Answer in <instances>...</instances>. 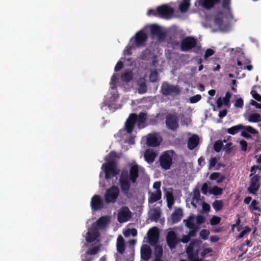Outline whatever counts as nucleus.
<instances>
[{"mask_svg":"<svg viewBox=\"0 0 261 261\" xmlns=\"http://www.w3.org/2000/svg\"><path fill=\"white\" fill-rule=\"evenodd\" d=\"M148 194L149 195L148 202L150 203H153L160 200L162 198V192L161 190L149 192Z\"/></svg>","mask_w":261,"mask_h":261,"instance_id":"nucleus-25","label":"nucleus"},{"mask_svg":"<svg viewBox=\"0 0 261 261\" xmlns=\"http://www.w3.org/2000/svg\"><path fill=\"white\" fill-rule=\"evenodd\" d=\"M199 246V243L197 241H194L191 242L186 249V252L188 255V257L190 256L198 258V254L199 252V250L198 249H195V247H198Z\"/></svg>","mask_w":261,"mask_h":261,"instance_id":"nucleus-17","label":"nucleus"},{"mask_svg":"<svg viewBox=\"0 0 261 261\" xmlns=\"http://www.w3.org/2000/svg\"><path fill=\"white\" fill-rule=\"evenodd\" d=\"M150 33L152 35L157 36L159 40H163L165 38V33L162 31L160 27L156 24H152L150 27Z\"/></svg>","mask_w":261,"mask_h":261,"instance_id":"nucleus-22","label":"nucleus"},{"mask_svg":"<svg viewBox=\"0 0 261 261\" xmlns=\"http://www.w3.org/2000/svg\"><path fill=\"white\" fill-rule=\"evenodd\" d=\"M199 138L197 135H193L188 140L187 147L190 150H193L198 145Z\"/></svg>","mask_w":261,"mask_h":261,"instance_id":"nucleus-24","label":"nucleus"},{"mask_svg":"<svg viewBox=\"0 0 261 261\" xmlns=\"http://www.w3.org/2000/svg\"><path fill=\"white\" fill-rule=\"evenodd\" d=\"M249 184L247 191L250 194L256 195L260 186L259 175L256 174L250 177Z\"/></svg>","mask_w":261,"mask_h":261,"instance_id":"nucleus-10","label":"nucleus"},{"mask_svg":"<svg viewBox=\"0 0 261 261\" xmlns=\"http://www.w3.org/2000/svg\"><path fill=\"white\" fill-rule=\"evenodd\" d=\"M191 230L189 231L188 233V235L190 238L194 237L196 235V232L198 230L199 227L198 226H195L194 228H190Z\"/></svg>","mask_w":261,"mask_h":261,"instance_id":"nucleus-54","label":"nucleus"},{"mask_svg":"<svg viewBox=\"0 0 261 261\" xmlns=\"http://www.w3.org/2000/svg\"><path fill=\"white\" fill-rule=\"evenodd\" d=\"M159 73L156 69L151 71L149 75V80L151 83H155L158 81Z\"/></svg>","mask_w":261,"mask_h":261,"instance_id":"nucleus-39","label":"nucleus"},{"mask_svg":"<svg viewBox=\"0 0 261 261\" xmlns=\"http://www.w3.org/2000/svg\"><path fill=\"white\" fill-rule=\"evenodd\" d=\"M120 193L117 186H112L108 188L105 194V200L107 203H115Z\"/></svg>","mask_w":261,"mask_h":261,"instance_id":"nucleus-5","label":"nucleus"},{"mask_svg":"<svg viewBox=\"0 0 261 261\" xmlns=\"http://www.w3.org/2000/svg\"><path fill=\"white\" fill-rule=\"evenodd\" d=\"M201 98V96L200 94H197L190 98V102L192 103H196L199 101Z\"/></svg>","mask_w":261,"mask_h":261,"instance_id":"nucleus-53","label":"nucleus"},{"mask_svg":"<svg viewBox=\"0 0 261 261\" xmlns=\"http://www.w3.org/2000/svg\"><path fill=\"white\" fill-rule=\"evenodd\" d=\"M159 163L161 168L167 170L170 169L173 164V156L170 151L164 152L160 156Z\"/></svg>","mask_w":261,"mask_h":261,"instance_id":"nucleus-4","label":"nucleus"},{"mask_svg":"<svg viewBox=\"0 0 261 261\" xmlns=\"http://www.w3.org/2000/svg\"><path fill=\"white\" fill-rule=\"evenodd\" d=\"M259 204L258 201L254 199L252 201L251 204L249 205L248 208L250 212L254 211H257L259 212H261V208H260L258 205Z\"/></svg>","mask_w":261,"mask_h":261,"instance_id":"nucleus-34","label":"nucleus"},{"mask_svg":"<svg viewBox=\"0 0 261 261\" xmlns=\"http://www.w3.org/2000/svg\"><path fill=\"white\" fill-rule=\"evenodd\" d=\"M137 47L134 45L133 43L129 41L128 44L125 47L124 53L127 55L130 56L132 54V50L136 49Z\"/></svg>","mask_w":261,"mask_h":261,"instance_id":"nucleus-42","label":"nucleus"},{"mask_svg":"<svg viewBox=\"0 0 261 261\" xmlns=\"http://www.w3.org/2000/svg\"><path fill=\"white\" fill-rule=\"evenodd\" d=\"M161 217V212L160 210L155 208L153 210L150 216V219L152 221L157 222Z\"/></svg>","mask_w":261,"mask_h":261,"instance_id":"nucleus-37","label":"nucleus"},{"mask_svg":"<svg viewBox=\"0 0 261 261\" xmlns=\"http://www.w3.org/2000/svg\"><path fill=\"white\" fill-rule=\"evenodd\" d=\"M196 223L198 225H201L202 224L204 223L205 221V218L204 216L198 215L196 218Z\"/></svg>","mask_w":261,"mask_h":261,"instance_id":"nucleus-52","label":"nucleus"},{"mask_svg":"<svg viewBox=\"0 0 261 261\" xmlns=\"http://www.w3.org/2000/svg\"><path fill=\"white\" fill-rule=\"evenodd\" d=\"M214 53H215V51L213 49H211V48L207 49L206 50L204 55V59H207L208 57L213 55L214 54Z\"/></svg>","mask_w":261,"mask_h":261,"instance_id":"nucleus-55","label":"nucleus"},{"mask_svg":"<svg viewBox=\"0 0 261 261\" xmlns=\"http://www.w3.org/2000/svg\"><path fill=\"white\" fill-rule=\"evenodd\" d=\"M167 206L170 208H171L174 203V199L173 195L171 193H167Z\"/></svg>","mask_w":261,"mask_h":261,"instance_id":"nucleus-41","label":"nucleus"},{"mask_svg":"<svg viewBox=\"0 0 261 261\" xmlns=\"http://www.w3.org/2000/svg\"><path fill=\"white\" fill-rule=\"evenodd\" d=\"M109 221L108 217L102 216L96 221V226L99 229H105L106 228Z\"/></svg>","mask_w":261,"mask_h":261,"instance_id":"nucleus-30","label":"nucleus"},{"mask_svg":"<svg viewBox=\"0 0 261 261\" xmlns=\"http://www.w3.org/2000/svg\"><path fill=\"white\" fill-rule=\"evenodd\" d=\"M190 0H182V2L179 5L180 11L182 13L186 12L190 6Z\"/></svg>","mask_w":261,"mask_h":261,"instance_id":"nucleus-32","label":"nucleus"},{"mask_svg":"<svg viewBox=\"0 0 261 261\" xmlns=\"http://www.w3.org/2000/svg\"><path fill=\"white\" fill-rule=\"evenodd\" d=\"M243 129L247 131L251 134H258V131L251 126H244L242 124L233 126L227 129V132L232 135L237 134L240 130Z\"/></svg>","mask_w":261,"mask_h":261,"instance_id":"nucleus-9","label":"nucleus"},{"mask_svg":"<svg viewBox=\"0 0 261 261\" xmlns=\"http://www.w3.org/2000/svg\"><path fill=\"white\" fill-rule=\"evenodd\" d=\"M102 168L105 173V178L107 180L116 176L119 173L117 165L115 161H109L102 165Z\"/></svg>","mask_w":261,"mask_h":261,"instance_id":"nucleus-2","label":"nucleus"},{"mask_svg":"<svg viewBox=\"0 0 261 261\" xmlns=\"http://www.w3.org/2000/svg\"><path fill=\"white\" fill-rule=\"evenodd\" d=\"M139 175V166L137 164L132 165L127 170H123L121 171L119 179V184L121 191L123 194L128 198H130L131 194L129 190L131 184H135Z\"/></svg>","mask_w":261,"mask_h":261,"instance_id":"nucleus-1","label":"nucleus"},{"mask_svg":"<svg viewBox=\"0 0 261 261\" xmlns=\"http://www.w3.org/2000/svg\"><path fill=\"white\" fill-rule=\"evenodd\" d=\"M221 0H195V6L206 10H210L219 5Z\"/></svg>","mask_w":261,"mask_h":261,"instance_id":"nucleus-8","label":"nucleus"},{"mask_svg":"<svg viewBox=\"0 0 261 261\" xmlns=\"http://www.w3.org/2000/svg\"><path fill=\"white\" fill-rule=\"evenodd\" d=\"M133 76L134 75L132 71L129 70H127L121 74V80L123 82L128 83L133 80Z\"/></svg>","mask_w":261,"mask_h":261,"instance_id":"nucleus-31","label":"nucleus"},{"mask_svg":"<svg viewBox=\"0 0 261 261\" xmlns=\"http://www.w3.org/2000/svg\"><path fill=\"white\" fill-rule=\"evenodd\" d=\"M86 240L87 242L92 243L95 241L98 237L99 233L97 229H92L89 231L87 233Z\"/></svg>","mask_w":261,"mask_h":261,"instance_id":"nucleus-28","label":"nucleus"},{"mask_svg":"<svg viewBox=\"0 0 261 261\" xmlns=\"http://www.w3.org/2000/svg\"><path fill=\"white\" fill-rule=\"evenodd\" d=\"M91 206L92 209L94 211H97L103 208V203L100 196L95 195L92 197L91 201Z\"/></svg>","mask_w":261,"mask_h":261,"instance_id":"nucleus-19","label":"nucleus"},{"mask_svg":"<svg viewBox=\"0 0 261 261\" xmlns=\"http://www.w3.org/2000/svg\"><path fill=\"white\" fill-rule=\"evenodd\" d=\"M158 16L163 18H170L174 13V10L171 7L163 5L158 7Z\"/></svg>","mask_w":261,"mask_h":261,"instance_id":"nucleus-13","label":"nucleus"},{"mask_svg":"<svg viewBox=\"0 0 261 261\" xmlns=\"http://www.w3.org/2000/svg\"><path fill=\"white\" fill-rule=\"evenodd\" d=\"M244 106V101L243 99L240 97L238 98L234 103V107L236 108H242Z\"/></svg>","mask_w":261,"mask_h":261,"instance_id":"nucleus-51","label":"nucleus"},{"mask_svg":"<svg viewBox=\"0 0 261 261\" xmlns=\"http://www.w3.org/2000/svg\"><path fill=\"white\" fill-rule=\"evenodd\" d=\"M201 190L202 193L204 195H206L207 194V191H208V185H207V184L206 182H204L202 185L201 189Z\"/></svg>","mask_w":261,"mask_h":261,"instance_id":"nucleus-62","label":"nucleus"},{"mask_svg":"<svg viewBox=\"0 0 261 261\" xmlns=\"http://www.w3.org/2000/svg\"><path fill=\"white\" fill-rule=\"evenodd\" d=\"M252 97L258 101L261 102V95L258 94L255 91L252 90L251 92Z\"/></svg>","mask_w":261,"mask_h":261,"instance_id":"nucleus-58","label":"nucleus"},{"mask_svg":"<svg viewBox=\"0 0 261 261\" xmlns=\"http://www.w3.org/2000/svg\"><path fill=\"white\" fill-rule=\"evenodd\" d=\"M183 216L182 210L180 208H176L171 215V218L173 223L180 221Z\"/></svg>","mask_w":261,"mask_h":261,"instance_id":"nucleus-27","label":"nucleus"},{"mask_svg":"<svg viewBox=\"0 0 261 261\" xmlns=\"http://www.w3.org/2000/svg\"><path fill=\"white\" fill-rule=\"evenodd\" d=\"M213 208L216 211H220L223 207V203L222 200H216L212 204Z\"/></svg>","mask_w":261,"mask_h":261,"instance_id":"nucleus-38","label":"nucleus"},{"mask_svg":"<svg viewBox=\"0 0 261 261\" xmlns=\"http://www.w3.org/2000/svg\"><path fill=\"white\" fill-rule=\"evenodd\" d=\"M137 114H130L125 122V129L128 134H132L136 123Z\"/></svg>","mask_w":261,"mask_h":261,"instance_id":"nucleus-16","label":"nucleus"},{"mask_svg":"<svg viewBox=\"0 0 261 261\" xmlns=\"http://www.w3.org/2000/svg\"><path fill=\"white\" fill-rule=\"evenodd\" d=\"M147 87L145 82H143L139 85L138 91L139 94H144L147 92Z\"/></svg>","mask_w":261,"mask_h":261,"instance_id":"nucleus-44","label":"nucleus"},{"mask_svg":"<svg viewBox=\"0 0 261 261\" xmlns=\"http://www.w3.org/2000/svg\"><path fill=\"white\" fill-rule=\"evenodd\" d=\"M147 120V114L144 112H140L137 115L136 117V123L137 127L139 129L144 128L146 125L145 122Z\"/></svg>","mask_w":261,"mask_h":261,"instance_id":"nucleus-23","label":"nucleus"},{"mask_svg":"<svg viewBox=\"0 0 261 261\" xmlns=\"http://www.w3.org/2000/svg\"><path fill=\"white\" fill-rule=\"evenodd\" d=\"M240 144L241 147V149L243 151H246L247 148V143L246 141L243 140L240 142Z\"/></svg>","mask_w":261,"mask_h":261,"instance_id":"nucleus-61","label":"nucleus"},{"mask_svg":"<svg viewBox=\"0 0 261 261\" xmlns=\"http://www.w3.org/2000/svg\"><path fill=\"white\" fill-rule=\"evenodd\" d=\"M154 254V258H162L163 256V248L161 245H155Z\"/></svg>","mask_w":261,"mask_h":261,"instance_id":"nucleus-35","label":"nucleus"},{"mask_svg":"<svg viewBox=\"0 0 261 261\" xmlns=\"http://www.w3.org/2000/svg\"><path fill=\"white\" fill-rule=\"evenodd\" d=\"M200 200V194L199 189L195 188L193 191V197L192 198L191 205L193 207L196 208V203H198Z\"/></svg>","mask_w":261,"mask_h":261,"instance_id":"nucleus-29","label":"nucleus"},{"mask_svg":"<svg viewBox=\"0 0 261 261\" xmlns=\"http://www.w3.org/2000/svg\"><path fill=\"white\" fill-rule=\"evenodd\" d=\"M210 234V231L207 229H202L200 232V237L204 240H207L208 235Z\"/></svg>","mask_w":261,"mask_h":261,"instance_id":"nucleus-49","label":"nucleus"},{"mask_svg":"<svg viewBox=\"0 0 261 261\" xmlns=\"http://www.w3.org/2000/svg\"><path fill=\"white\" fill-rule=\"evenodd\" d=\"M197 41L196 39L193 36H187L184 38L180 43V50L182 51H188L194 48Z\"/></svg>","mask_w":261,"mask_h":261,"instance_id":"nucleus-7","label":"nucleus"},{"mask_svg":"<svg viewBox=\"0 0 261 261\" xmlns=\"http://www.w3.org/2000/svg\"><path fill=\"white\" fill-rule=\"evenodd\" d=\"M161 92L163 95L175 96L180 94V89L176 85L170 84L169 83L164 82L162 83Z\"/></svg>","mask_w":261,"mask_h":261,"instance_id":"nucleus-3","label":"nucleus"},{"mask_svg":"<svg viewBox=\"0 0 261 261\" xmlns=\"http://www.w3.org/2000/svg\"><path fill=\"white\" fill-rule=\"evenodd\" d=\"M132 217V213L128 207L122 206L119 210L117 215L118 221L122 223L128 221Z\"/></svg>","mask_w":261,"mask_h":261,"instance_id":"nucleus-12","label":"nucleus"},{"mask_svg":"<svg viewBox=\"0 0 261 261\" xmlns=\"http://www.w3.org/2000/svg\"><path fill=\"white\" fill-rule=\"evenodd\" d=\"M166 242L168 247L171 250L175 249L179 243L176 233L173 230L169 231L166 237Z\"/></svg>","mask_w":261,"mask_h":261,"instance_id":"nucleus-15","label":"nucleus"},{"mask_svg":"<svg viewBox=\"0 0 261 261\" xmlns=\"http://www.w3.org/2000/svg\"><path fill=\"white\" fill-rule=\"evenodd\" d=\"M247 119L250 122H259L261 121V116L258 113H252L248 116Z\"/></svg>","mask_w":261,"mask_h":261,"instance_id":"nucleus-33","label":"nucleus"},{"mask_svg":"<svg viewBox=\"0 0 261 261\" xmlns=\"http://www.w3.org/2000/svg\"><path fill=\"white\" fill-rule=\"evenodd\" d=\"M259 169V166L257 165H254L252 166L250 168V172L251 174L249 175V177H251L252 176H254V174L256 172V170Z\"/></svg>","mask_w":261,"mask_h":261,"instance_id":"nucleus-60","label":"nucleus"},{"mask_svg":"<svg viewBox=\"0 0 261 261\" xmlns=\"http://www.w3.org/2000/svg\"><path fill=\"white\" fill-rule=\"evenodd\" d=\"M178 119L176 114L169 113L166 116L165 123L169 129L175 130L179 126Z\"/></svg>","mask_w":261,"mask_h":261,"instance_id":"nucleus-11","label":"nucleus"},{"mask_svg":"<svg viewBox=\"0 0 261 261\" xmlns=\"http://www.w3.org/2000/svg\"><path fill=\"white\" fill-rule=\"evenodd\" d=\"M221 173L220 172L212 173L210 176V179L212 180L217 179V178L219 177Z\"/></svg>","mask_w":261,"mask_h":261,"instance_id":"nucleus-59","label":"nucleus"},{"mask_svg":"<svg viewBox=\"0 0 261 261\" xmlns=\"http://www.w3.org/2000/svg\"><path fill=\"white\" fill-rule=\"evenodd\" d=\"M148 16H158V8L156 10L150 9L148 11Z\"/></svg>","mask_w":261,"mask_h":261,"instance_id":"nucleus-64","label":"nucleus"},{"mask_svg":"<svg viewBox=\"0 0 261 261\" xmlns=\"http://www.w3.org/2000/svg\"><path fill=\"white\" fill-rule=\"evenodd\" d=\"M251 229L248 226H246L244 227V229L243 231H242L238 236H237V239L239 240L243 238L245 234L250 232Z\"/></svg>","mask_w":261,"mask_h":261,"instance_id":"nucleus-45","label":"nucleus"},{"mask_svg":"<svg viewBox=\"0 0 261 261\" xmlns=\"http://www.w3.org/2000/svg\"><path fill=\"white\" fill-rule=\"evenodd\" d=\"M223 146L221 140H217L214 144V149L217 152H219Z\"/></svg>","mask_w":261,"mask_h":261,"instance_id":"nucleus-43","label":"nucleus"},{"mask_svg":"<svg viewBox=\"0 0 261 261\" xmlns=\"http://www.w3.org/2000/svg\"><path fill=\"white\" fill-rule=\"evenodd\" d=\"M217 162H218V161H217V159L216 158H215V157L211 158L210 160V164H209V167H208L209 169H211L214 168L215 166V165H216Z\"/></svg>","mask_w":261,"mask_h":261,"instance_id":"nucleus-56","label":"nucleus"},{"mask_svg":"<svg viewBox=\"0 0 261 261\" xmlns=\"http://www.w3.org/2000/svg\"><path fill=\"white\" fill-rule=\"evenodd\" d=\"M214 22L215 24H216L220 28H221L223 24V19L221 17H216L214 19Z\"/></svg>","mask_w":261,"mask_h":261,"instance_id":"nucleus-57","label":"nucleus"},{"mask_svg":"<svg viewBox=\"0 0 261 261\" xmlns=\"http://www.w3.org/2000/svg\"><path fill=\"white\" fill-rule=\"evenodd\" d=\"M116 248L117 252L120 254L124 253L125 250L124 240L121 235H119L117 239Z\"/></svg>","mask_w":261,"mask_h":261,"instance_id":"nucleus-26","label":"nucleus"},{"mask_svg":"<svg viewBox=\"0 0 261 261\" xmlns=\"http://www.w3.org/2000/svg\"><path fill=\"white\" fill-rule=\"evenodd\" d=\"M123 62L121 61H119L116 64L115 67V71H118L120 70L123 68Z\"/></svg>","mask_w":261,"mask_h":261,"instance_id":"nucleus-63","label":"nucleus"},{"mask_svg":"<svg viewBox=\"0 0 261 261\" xmlns=\"http://www.w3.org/2000/svg\"><path fill=\"white\" fill-rule=\"evenodd\" d=\"M221 218L216 216H213L210 220L211 225H216L219 224L221 222Z\"/></svg>","mask_w":261,"mask_h":261,"instance_id":"nucleus-47","label":"nucleus"},{"mask_svg":"<svg viewBox=\"0 0 261 261\" xmlns=\"http://www.w3.org/2000/svg\"><path fill=\"white\" fill-rule=\"evenodd\" d=\"M161 141V138L156 134H149L147 138L146 144L149 146L155 147L160 144Z\"/></svg>","mask_w":261,"mask_h":261,"instance_id":"nucleus-18","label":"nucleus"},{"mask_svg":"<svg viewBox=\"0 0 261 261\" xmlns=\"http://www.w3.org/2000/svg\"><path fill=\"white\" fill-rule=\"evenodd\" d=\"M158 154L153 149L149 148L145 150L144 157L145 161L148 164H152L154 162Z\"/></svg>","mask_w":261,"mask_h":261,"instance_id":"nucleus-20","label":"nucleus"},{"mask_svg":"<svg viewBox=\"0 0 261 261\" xmlns=\"http://www.w3.org/2000/svg\"><path fill=\"white\" fill-rule=\"evenodd\" d=\"M152 251L147 245H143L141 248V257L144 260H148L151 257Z\"/></svg>","mask_w":261,"mask_h":261,"instance_id":"nucleus-21","label":"nucleus"},{"mask_svg":"<svg viewBox=\"0 0 261 261\" xmlns=\"http://www.w3.org/2000/svg\"><path fill=\"white\" fill-rule=\"evenodd\" d=\"M223 189L217 186H214L210 191V193L214 195H220L222 193Z\"/></svg>","mask_w":261,"mask_h":261,"instance_id":"nucleus-40","label":"nucleus"},{"mask_svg":"<svg viewBox=\"0 0 261 261\" xmlns=\"http://www.w3.org/2000/svg\"><path fill=\"white\" fill-rule=\"evenodd\" d=\"M231 97V94L230 92L227 91L225 94V96L223 98L222 100L225 106H227L230 104V98Z\"/></svg>","mask_w":261,"mask_h":261,"instance_id":"nucleus-46","label":"nucleus"},{"mask_svg":"<svg viewBox=\"0 0 261 261\" xmlns=\"http://www.w3.org/2000/svg\"><path fill=\"white\" fill-rule=\"evenodd\" d=\"M147 35L143 30H140L137 32L134 38L130 39V42L137 47H143L145 45L147 40Z\"/></svg>","mask_w":261,"mask_h":261,"instance_id":"nucleus-6","label":"nucleus"},{"mask_svg":"<svg viewBox=\"0 0 261 261\" xmlns=\"http://www.w3.org/2000/svg\"><path fill=\"white\" fill-rule=\"evenodd\" d=\"M100 250L99 246H95L91 248H89L87 253L89 255H95L96 254L98 251Z\"/></svg>","mask_w":261,"mask_h":261,"instance_id":"nucleus-48","label":"nucleus"},{"mask_svg":"<svg viewBox=\"0 0 261 261\" xmlns=\"http://www.w3.org/2000/svg\"><path fill=\"white\" fill-rule=\"evenodd\" d=\"M148 242L151 246H155L159 240V231L157 227H153L147 232Z\"/></svg>","mask_w":261,"mask_h":261,"instance_id":"nucleus-14","label":"nucleus"},{"mask_svg":"<svg viewBox=\"0 0 261 261\" xmlns=\"http://www.w3.org/2000/svg\"><path fill=\"white\" fill-rule=\"evenodd\" d=\"M195 219V217L194 216H190L189 217L188 219L186 220H184V221L185 222V225L188 228H193L195 226H197L194 223V220Z\"/></svg>","mask_w":261,"mask_h":261,"instance_id":"nucleus-36","label":"nucleus"},{"mask_svg":"<svg viewBox=\"0 0 261 261\" xmlns=\"http://www.w3.org/2000/svg\"><path fill=\"white\" fill-rule=\"evenodd\" d=\"M231 3V0H222V7L227 10L230 9V5Z\"/></svg>","mask_w":261,"mask_h":261,"instance_id":"nucleus-50","label":"nucleus"}]
</instances>
